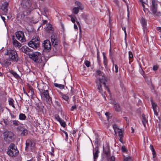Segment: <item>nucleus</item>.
Listing matches in <instances>:
<instances>
[{
  "label": "nucleus",
  "mask_w": 161,
  "mask_h": 161,
  "mask_svg": "<svg viewBox=\"0 0 161 161\" xmlns=\"http://www.w3.org/2000/svg\"><path fill=\"white\" fill-rule=\"evenodd\" d=\"M28 92L29 94V95L31 97V98L33 99L34 97V90L32 87L30 86L29 87V88L28 89Z\"/></svg>",
  "instance_id": "nucleus-18"
},
{
  "label": "nucleus",
  "mask_w": 161,
  "mask_h": 161,
  "mask_svg": "<svg viewBox=\"0 0 161 161\" xmlns=\"http://www.w3.org/2000/svg\"><path fill=\"white\" fill-rule=\"evenodd\" d=\"M123 130H122L118 132V136L119 137V138H123Z\"/></svg>",
  "instance_id": "nucleus-39"
},
{
  "label": "nucleus",
  "mask_w": 161,
  "mask_h": 161,
  "mask_svg": "<svg viewBox=\"0 0 161 161\" xmlns=\"http://www.w3.org/2000/svg\"><path fill=\"white\" fill-rule=\"evenodd\" d=\"M140 22L142 27L144 28H146L147 25V23L145 19L143 18H142L141 19Z\"/></svg>",
  "instance_id": "nucleus-24"
},
{
  "label": "nucleus",
  "mask_w": 161,
  "mask_h": 161,
  "mask_svg": "<svg viewBox=\"0 0 161 161\" xmlns=\"http://www.w3.org/2000/svg\"><path fill=\"white\" fill-rule=\"evenodd\" d=\"M18 152L19 151L17 148L12 149H9V148H8L7 153L9 156L11 157H14L17 156Z\"/></svg>",
  "instance_id": "nucleus-11"
},
{
  "label": "nucleus",
  "mask_w": 161,
  "mask_h": 161,
  "mask_svg": "<svg viewBox=\"0 0 161 161\" xmlns=\"http://www.w3.org/2000/svg\"><path fill=\"white\" fill-rule=\"evenodd\" d=\"M96 74L97 75L100 76H103L105 75L104 73H103V72L99 70H97L96 71Z\"/></svg>",
  "instance_id": "nucleus-27"
},
{
  "label": "nucleus",
  "mask_w": 161,
  "mask_h": 161,
  "mask_svg": "<svg viewBox=\"0 0 161 161\" xmlns=\"http://www.w3.org/2000/svg\"><path fill=\"white\" fill-rule=\"evenodd\" d=\"M103 152L105 154L107 158H109L110 156V149L109 147H106L104 149H103Z\"/></svg>",
  "instance_id": "nucleus-21"
},
{
  "label": "nucleus",
  "mask_w": 161,
  "mask_h": 161,
  "mask_svg": "<svg viewBox=\"0 0 161 161\" xmlns=\"http://www.w3.org/2000/svg\"><path fill=\"white\" fill-rule=\"evenodd\" d=\"M133 57V54L132 52L129 51V57L130 59L132 58Z\"/></svg>",
  "instance_id": "nucleus-43"
},
{
  "label": "nucleus",
  "mask_w": 161,
  "mask_h": 161,
  "mask_svg": "<svg viewBox=\"0 0 161 161\" xmlns=\"http://www.w3.org/2000/svg\"><path fill=\"white\" fill-rule=\"evenodd\" d=\"M15 35L17 38L21 42H25L26 41L25 38L24 32L21 31H19L15 33Z\"/></svg>",
  "instance_id": "nucleus-10"
},
{
  "label": "nucleus",
  "mask_w": 161,
  "mask_h": 161,
  "mask_svg": "<svg viewBox=\"0 0 161 161\" xmlns=\"http://www.w3.org/2000/svg\"><path fill=\"white\" fill-rule=\"evenodd\" d=\"M105 87L107 89L108 92L109 93H110V90H109V88H108V87L106 85H105Z\"/></svg>",
  "instance_id": "nucleus-56"
},
{
  "label": "nucleus",
  "mask_w": 161,
  "mask_h": 161,
  "mask_svg": "<svg viewBox=\"0 0 161 161\" xmlns=\"http://www.w3.org/2000/svg\"><path fill=\"white\" fill-rule=\"evenodd\" d=\"M5 55H8L10 60L14 62H17L18 61V57L16 52L12 50H7L6 52L5 53Z\"/></svg>",
  "instance_id": "nucleus-5"
},
{
  "label": "nucleus",
  "mask_w": 161,
  "mask_h": 161,
  "mask_svg": "<svg viewBox=\"0 0 161 161\" xmlns=\"http://www.w3.org/2000/svg\"><path fill=\"white\" fill-rule=\"evenodd\" d=\"M110 161H114L115 158L114 156H112L110 157Z\"/></svg>",
  "instance_id": "nucleus-51"
},
{
  "label": "nucleus",
  "mask_w": 161,
  "mask_h": 161,
  "mask_svg": "<svg viewBox=\"0 0 161 161\" xmlns=\"http://www.w3.org/2000/svg\"><path fill=\"white\" fill-rule=\"evenodd\" d=\"M40 92L42 94L43 96L45 98L48 103L49 104L52 103V98L49 95L48 90H47L41 89Z\"/></svg>",
  "instance_id": "nucleus-8"
},
{
  "label": "nucleus",
  "mask_w": 161,
  "mask_h": 161,
  "mask_svg": "<svg viewBox=\"0 0 161 161\" xmlns=\"http://www.w3.org/2000/svg\"><path fill=\"white\" fill-rule=\"evenodd\" d=\"M151 102L154 114L156 116H158V112L157 110V107L158 106L157 104L155 103H154L152 100H151Z\"/></svg>",
  "instance_id": "nucleus-15"
},
{
  "label": "nucleus",
  "mask_w": 161,
  "mask_h": 161,
  "mask_svg": "<svg viewBox=\"0 0 161 161\" xmlns=\"http://www.w3.org/2000/svg\"><path fill=\"white\" fill-rule=\"evenodd\" d=\"M74 28L75 29H78L77 26V25L75 24L74 25Z\"/></svg>",
  "instance_id": "nucleus-64"
},
{
  "label": "nucleus",
  "mask_w": 161,
  "mask_h": 161,
  "mask_svg": "<svg viewBox=\"0 0 161 161\" xmlns=\"http://www.w3.org/2000/svg\"><path fill=\"white\" fill-rule=\"evenodd\" d=\"M12 122L13 125L15 126H18L19 123L18 121L16 120H13Z\"/></svg>",
  "instance_id": "nucleus-37"
},
{
  "label": "nucleus",
  "mask_w": 161,
  "mask_h": 161,
  "mask_svg": "<svg viewBox=\"0 0 161 161\" xmlns=\"http://www.w3.org/2000/svg\"><path fill=\"white\" fill-rule=\"evenodd\" d=\"M54 85L55 86L58 87L60 89H64V85L59 84L57 83H55Z\"/></svg>",
  "instance_id": "nucleus-28"
},
{
  "label": "nucleus",
  "mask_w": 161,
  "mask_h": 161,
  "mask_svg": "<svg viewBox=\"0 0 161 161\" xmlns=\"http://www.w3.org/2000/svg\"><path fill=\"white\" fill-rule=\"evenodd\" d=\"M114 107L116 111L119 112L121 110V108L119 104L118 103L114 104Z\"/></svg>",
  "instance_id": "nucleus-26"
},
{
  "label": "nucleus",
  "mask_w": 161,
  "mask_h": 161,
  "mask_svg": "<svg viewBox=\"0 0 161 161\" xmlns=\"http://www.w3.org/2000/svg\"><path fill=\"white\" fill-rule=\"evenodd\" d=\"M97 89L98 90L99 92L102 94L103 96H104V98H105V96L104 95V94L105 93V92L103 90L102 88V85L100 84H97Z\"/></svg>",
  "instance_id": "nucleus-16"
},
{
  "label": "nucleus",
  "mask_w": 161,
  "mask_h": 161,
  "mask_svg": "<svg viewBox=\"0 0 161 161\" xmlns=\"http://www.w3.org/2000/svg\"><path fill=\"white\" fill-rule=\"evenodd\" d=\"M79 8L78 7H75L73 9V12L75 14H77L78 13Z\"/></svg>",
  "instance_id": "nucleus-32"
},
{
  "label": "nucleus",
  "mask_w": 161,
  "mask_h": 161,
  "mask_svg": "<svg viewBox=\"0 0 161 161\" xmlns=\"http://www.w3.org/2000/svg\"><path fill=\"white\" fill-rule=\"evenodd\" d=\"M121 150L123 152H126L127 151V149L125 147V146H123L121 147Z\"/></svg>",
  "instance_id": "nucleus-44"
},
{
  "label": "nucleus",
  "mask_w": 161,
  "mask_h": 161,
  "mask_svg": "<svg viewBox=\"0 0 161 161\" xmlns=\"http://www.w3.org/2000/svg\"><path fill=\"white\" fill-rule=\"evenodd\" d=\"M3 64L5 66H8L10 65L11 63L10 62V60L8 59H5L3 61Z\"/></svg>",
  "instance_id": "nucleus-23"
},
{
  "label": "nucleus",
  "mask_w": 161,
  "mask_h": 161,
  "mask_svg": "<svg viewBox=\"0 0 161 161\" xmlns=\"http://www.w3.org/2000/svg\"><path fill=\"white\" fill-rule=\"evenodd\" d=\"M114 56V52L110 49V57L111 59H113Z\"/></svg>",
  "instance_id": "nucleus-41"
},
{
  "label": "nucleus",
  "mask_w": 161,
  "mask_h": 161,
  "mask_svg": "<svg viewBox=\"0 0 161 161\" xmlns=\"http://www.w3.org/2000/svg\"><path fill=\"white\" fill-rule=\"evenodd\" d=\"M97 62L98 63V64H99V63L100 62V60L98 52V49H97Z\"/></svg>",
  "instance_id": "nucleus-48"
},
{
  "label": "nucleus",
  "mask_w": 161,
  "mask_h": 161,
  "mask_svg": "<svg viewBox=\"0 0 161 161\" xmlns=\"http://www.w3.org/2000/svg\"><path fill=\"white\" fill-rule=\"evenodd\" d=\"M35 143L33 142L30 139H28L26 140V146L25 147V149L28 150L30 148L31 149L35 146Z\"/></svg>",
  "instance_id": "nucleus-12"
},
{
  "label": "nucleus",
  "mask_w": 161,
  "mask_h": 161,
  "mask_svg": "<svg viewBox=\"0 0 161 161\" xmlns=\"http://www.w3.org/2000/svg\"><path fill=\"white\" fill-rule=\"evenodd\" d=\"M114 67L115 72L117 73L118 72V67L116 64H114Z\"/></svg>",
  "instance_id": "nucleus-47"
},
{
  "label": "nucleus",
  "mask_w": 161,
  "mask_h": 161,
  "mask_svg": "<svg viewBox=\"0 0 161 161\" xmlns=\"http://www.w3.org/2000/svg\"><path fill=\"white\" fill-rule=\"evenodd\" d=\"M114 2L117 5H118V0H114Z\"/></svg>",
  "instance_id": "nucleus-60"
},
{
  "label": "nucleus",
  "mask_w": 161,
  "mask_h": 161,
  "mask_svg": "<svg viewBox=\"0 0 161 161\" xmlns=\"http://www.w3.org/2000/svg\"><path fill=\"white\" fill-rule=\"evenodd\" d=\"M64 133H65V135L66 139H67L68 138V135L67 133L65 131H64Z\"/></svg>",
  "instance_id": "nucleus-59"
},
{
  "label": "nucleus",
  "mask_w": 161,
  "mask_h": 161,
  "mask_svg": "<svg viewBox=\"0 0 161 161\" xmlns=\"http://www.w3.org/2000/svg\"><path fill=\"white\" fill-rule=\"evenodd\" d=\"M42 45L44 48V52H49L50 51L52 48V46L49 40H46L44 41Z\"/></svg>",
  "instance_id": "nucleus-9"
},
{
  "label": "nucleus",
  "mask_w": 161,
  "mask_h": 161,
  "mask_svg": "<svg viewBox=\"0 0 161 161\" xmlns=\"http://www.w3.org/2000/svg\"><path fill=\"white\" fill-rule=\"evenodd\" d=\"M13 43L14 46L16 47L19 48L21 46V44L18 42L15 38V36H13L12 37Z\"/></svg>",
  "instance_id": "nucleus-14"
},
{
  "label": "nucleus",
  "mask_w": 161,
  "mask_h": 161,
  "mask_svg": "<svg viewBox=\"0 0 161 161\" xmlns=\"http://www.w3.org/2000/svg\"><path fill=\"white\" fill-rule=\"evenodd\" d=\"M26 49V46H23L22 47L20 50H21L24 52V53H25L26 54H27V49Z\"/></svg>",
  "instance_id": "nucleus-33"
},
{
  "label": "nucleus",
  "mask_w": 161,
  "mask_h": 161,
  "mask_svg": "<svg viewBox=\"0 0 161 161\" xmlns=\"http://www.w3.org/2000/svg\"><path fill=\"white\" fill-rule=\"evenodd\" d=\"M153 153V158H154L156 157V152L155 151H153V152H152Z\"/></svg>",
  "instance_id": "nucleus-54"
},
{
  "label": "nucleus",
  "mask_w": 161,
  "mask_h": 161,
  "mask_svg": "<svg viewBox=\"0 0 161 161\" xmlns=\"http://www.w3.org/2000/svg\"><path fill=\"white\" fill-rule=\"evenodd\" d=\"M29 58L36 63H41L42 62V55L40 53L37 52H33L29 55Z\"/></svg>",
  "instance_id": "nucleus-3"
},
{
  "label": "nucleus",
  "mask_w": 161,
  "mask_h": 161,
  "mask_svg": "<svg viewBox=\"0 0 161 161\" xmlns=\"http://www.w3.org/2000/svg\"><path fill=\"white\" fill-rule=\"evenodd\" d=\"M20 6L22 9L29 10L30 12L37 8L36 3H33L32 0H21Z\"/></svg>",
  "instance_id": "nucleus-1"
},
{
  "label": "nucleus",
  "mask_w": 161,
  "mask_h": 161,
  "mask_svg": "<svg viewBox=\"0 0 161 161\" xmlns=\"http://www.w3.org/2000/svg\"><path fill=\"white\" fill-rule=\"evenodd\" d=\"M1 18L2 19H3V21L4 22V23L5 22V18L4 17H3V16H1Z\"/></svg>",
  "instance_id": "nucleus-61"
},
{
  "label": "nucleus",
  "mask_w": 161,
  "mask_h": 161,
  "mask_svg": "<svg viewBox=\"0 0 161 161\" xmlns=\"http://www.w3.org/2000/svg\"><path fill=\"white\" fill-rule=\"evenodd\" d=\"M69 17H71V21L73 22V23H75V19L73 17H71V16L70 15L69 16Z\"/></svg>",
  "instance_id": "nucleus-52"
},
{
  "label": "nucleus",
  "mask_w": 161,
  "mask_h": 161,
  "mask_svg": "<svg viewBox=\"0 0 161 161\" xmlns=\"http://www.w3.org/2000/svg\"><path fill=\"white\" fill-rule=\"evenodd\" d=\"M132 159L130 157L128 156L126 157H124V161H132Z\"/></svg>",
  "instance_id": "nucleus-35"
},
{
  "label": "nucleus",
  "mask_w": 161,
  "mask_h": 161,
  "mask_svg": "<svg viewBox=\"0 0 161 161\" xmlns=\"http://www.w3.org/2000/svg\"><path fill=\"white\" fill-rule=\"evenodd\" d=\"M28 131L26 129H24L22 130V131L21 133V135L25 136H26L28 134Z\"/></svg>",
  "instance_id": "nucleus-29"
},
{
  "label": "nucleus",
  "mask_w": 161,
  "mask_h": 161,
  "mask_svg": "<svg viewBox=\"0 0 161 161\" xmlns=\"http://www.w3.org/2000/svg\"><path fill=\"white\" fill-rule=\"evenodd\" d=\"M76 108L77 107L76 105H74L72 106L70 110L71 111H73L74 110L76 109Z\"/></svg>",
  "instance_id": "nucleus-45"
},
{
  "label": "nucleus",
  "mask_w": 161,
  "mask_h": 161,
  "mask_svg": "<svg viewBox=\"0 0 161 161\" xmlns=\"http://www.w3.org/2000/svg\"><path fill=\"white\" fill-rule=\"evenodd\" d=\"M62 98L63 99L66 100V101H68L69 97L68 96H67L65 95H62Z\"/></svg>",
  "instance_id": "nucleus-40"
},
{
  "label": "nucleus",
  "mask_w": 161,
  "mask_h": 161,
  "mask_svg": "<svg viewBox=\"0 0 161 161\" xmlns=\"http://www.w3.org/2000/svg\"><path fill=\"white\" fill-rule=\"evenodd\" d=\"M59 119V122L60 123L61 126L64 127H65L66 125L65 122H64L63 120L62 119Z\"/></svg>",
  "instance_id": "nucleus-31"
},
{
  "label": "nucleus",
  "mask_w": 161,
  "mask_h": 161,
  "mask_svg": "<svg viewBox=\"0 0 161 161\" xmlns=\"http://www.w3.org/2000/svg\"><path fill=\"white\" fill-rule=\"evenodd\" d=\"M4 140L7 143H10L14 140V134L11 131H7L3 133Z\"/></svg>",
  "instance_id": "nucleus-6"
},
{
  "label": "nucleus",
  "mask_w": 161,
  "mask_h": 161,
  "mask_svg": "<svg viewBox=\"0 0 161 161\" xmlns=\"http://www.w3.org/2000/svg\"><path fill=\"white\" fill-rule=\"evenodd\" d=\"M113 128L114 130L115 133L116 134L117 133L119 132L120 131L122 130L121 129H119L117 127V126L116 125H113Z\"/></svg>",
  "instance_id": "nucleus-22"
},
{
  "label": "nucleus",
  "mask_w": 161,
  "mask_h": 161,
  "mask_svg": "<svg viewBox=\"0 0 161 161\" xmlns=\"http://www.w3.org/2000/svg\"><path fill=\"white\" fill-rule=\"evenodd\" d=\"M142 123L144 125V126L145 127L146 124L147 123V120L146 119L145 117L143 115L142 116Z\"/></svg>",
  "instance_id": "nucleus-30"
},
{
  "label": "nucleus",
  "mask_w": 161,
  "mask_h": 161,
  "mask_svg": "<svg viewBox=\"0 0 161 161\" xmlns=\"http://www.w3.org/2000/svg\"><path fill=\"white\" fill-rule=\"evenodd\" d=\"M27 54L29 55V54H31V53H29L32 51V50L29 48L28 47L26 46Z\"/></svg>",
  "instance_id": "nucleus-42"
},
{
  "label": "nucleus",
  "mask_w": 161,
  "mask_h": 161,
  "mask_svg": "<svg viewBox=\"0 0 161 161\" xmlns=\"http://www.w3.org/2000/svg\"><path fill=\"white\" fill-rule=\"evenodd\" d=\"M40 39L39 37L37 36L33 38L30 41L28 45V46L35 49H37L40 47Z\"/></svg>",
  "instance_id": "nucleus-4"
},
{
  "label": "nucleus",
  "mask_w": 161,
  "mask_h": 161,
  "mask_svg": "<svg viewBox=\"0 0 161 161\" xmlns=\"http://www.w3.org/2000/svg\"><path fill=\"white\" fill-rule=\"evenodd\" d=\"M107 81V78L105 76H102L101 78H99L96 80V84H103L104 85V86L106 85L105 82Z\"/></svg>",
  "instance_id": "nucleus-13"
},
{
  "label": "nucleus",
  "mask_w": 161,
  "mask_h": 161,
  "mask_svg": "<svg viewBox=\"0 0 161 161\" xmlns=\"http://www.w3.org/2000/svg\"><path fill=\"white\" fill-rule=\"evenodd\" d=\"M157 30L161 32V27H157Z\"/></svg>",
  "instance_id": "nucleus-57"
},
{
  "label": "nucleus",
  "mask_w": 161,
  "mask_h": 161,
  "mask_svg": "<svg viewBox=\"0 0 161 161\" xmlns=\"http://www.w3.org/2000/svg\"><path fill=\"white\" fill-rule=\"evenodd\" d=\"M95 152H93V159L94 161H96V160L97 159L98 157V154L99 153V151L98 147L97 146L95 148Z\"/></svg>",
  "instance_id": "nucleus-17"
},
{
  "label": "nucleus",
  "mask_w": 161,
  "mask_h": 161,
  "mask_svg": "<svg viewBox=\"0 0 161 161\" xmlns=\"http://www.w3.org/2000/svg\"><path fill=\"white\" fill-rule=\"evenodd\" d=\"M85 64L86 65L87 67H88L90 66V63L89 61H86L85 62Z\"/></svg>",
  "instance_id": "nucleus-46"
},
{
  "label": "nucleus",
  "mask_w": 161,
  "mask_h": 161,
  "mask_svg": "<svg viewBox=\"0 0 161 161\" xmlns=\"http://www.w3.org/2000/svg\"><path fill=\"white\" fill-rule=\"evenodd\" d=\"M150 149L151 150L152 152H153V151H155V150H154V149L153 147V145H151L150 146Z\"/></svg>",
  "instance_id": "nucleus-53"
},
{
  "label": "nucleus",
  "mask_w": 161,
  "mask_h": 161,
  "mask_svg": "<svg viewBox=\"0 0 161 161\" xmlns=\"http://www.w3.org/2000/svg\"><path fill=\"white\" fill-rule=\"evenodd\" d=\"M158 8V4L157 1L156 0H153L151 6V10L155 17H158L161 15V13L160 12H157Z\"/></svg>",
  "instance_id": "nucleus-7"
},
{
  "label": "nucleus",
  "mask_w": 161,
  "mask_h": 161,
  "mask_svg": "<svg viewBox=\"0 0 161 161\" xmlns=\"http://www.w3.org/2000/svg\"><path fill=\"white\" fill-rule=\"evenodd\" d=\"M158 67L157 65L154 66L153 67V69L154 71H156L158 69Z\"/></svg>",
  "instance_id": "nucleus-50"
},
{
  "label": "nucleus",
  "mask_w": 161,
  "mask_h": 161,
  "mask_svg": "<svg viewBox=\"0 0 161 161\" xmlns=\"http://www.w3.org/2000/svg\"><path fill=\"white\" fill-rule=\"evenodd\" d=\"M103 56L104 61L105 62V58H106V56L105 55V54H104V53H103Z\"/></svg>",
  "instance_id": "nucleus-63"
},
{
  "label": "nucleus",
  "mask_w": 161,
  "mask_h": 161,
  "mask_svg": "<svg viewBox=\"0 0 161 161\" xmlns=\"http://www.w3.org/2000/svg\"><path fill=\"white\" fill-rule=\"evenodd\" d=\"M46 30L49 33H53V31L51 25L50 24H46Z\"/></svg>",
  "instance_id": "nucleus-20"
},
{
  "label": "nucleus",
  "mask_w": 161,
  "mask_h": 161,
  "mask_svg": "<svg viewBox=\"0 0 161 161\" xmlns=\"http://www.w3.org/2000/svg\"><path fill=\"white\" fill-rule=\"evenodd\" d=\"M55 117L56 119L58 121H59V119H61L59 116L58 115H55Z\"/></svg>",
  "instance_id": "nucleus-55"
},
{
  "label": "nucleus",
  "mask_w": 161,
  "mask_h": 161,
  "mask_svg": "<svg viewBox=\"0 0 161 161\" xmlns=\"http://www.w3.org/2000/svg\"><path fill=\"white\" fill-rule=\"evenodd\" d=\"M75 4L79 6L78 8H80V5H81V4L80 2L76 1L75 2Z\"/></svg>",
  "instance_id": "nucleus-49"
},
{
  "label": "nucleus",
  "mask_w": 161,
  "mask_h": 161,
  "mask_svg": "<svg viewBox=\"0 0 161 161\" xmlns=\"http://www.w3.org/2000/svg\"><path fill=\"white\" fill-rule=\"evenodd\" d=\"M26 118V116L25 114L20 113L19 116V119L20 120H25Z\"/></svg>",
  "instance_id": "nucleus-25"
},
{
  "label": "nucleus",
  "mask_w": 161,
  "mask_h": 161,
  "mask_svg": "<svg viewBox=\"0 0 161 161\" xmlns=\"http://www.w3.org/2000/svg\"><path fill=\"white\" fill-rule=\"evenodd\" d=\"M122 29L124 30V31L125 32V36H126V30H125V29H126L125 28V27H123Z\"/></svg>",
  "instance_id": "nucleus-58"
},
{
  "label": "nucleus",
  "mask_w": 161,
  "mask_h": 161,
  "mask_svg": "<svg viewBox=\"0 0 161 161\" xmlns=\"http://www.w3.org/2000/svg\"><path fill=\"white\" fill-rule=\"evenodd\" d=\"M13 100L12 99H10L9 100V104L12 106L14 108V106L13 103Z\"/></svg>",
  "instance_id": "nucleus-38"
},
{
  "label": "nucleus",
  "mask_w": 161,
  "mask_h": 161,
  "mask_svg": "<svg viewBox=\"0 0 161 161\" xmlns=\"http://www.w3.org/2000/svg\"><path fill=\"white\" fill-rule=\"evenodd\" d=\"M8 3L6 2L2 4L1 9L4 13H6L8 11Z\"/></svg>",
  "instance_id": "nucleus-19"
},
{
  "label": "nucleus",
  "mask_w": 161,
  "mask_h": 161,
  "mask_svg": "<svg viewBox=\"0 0 161 161\" xmlns=\"http://www.w3.org/2000/svg\"><path fill=\"white\" fill-rule=\"evenodd\" d=\"M10 73L13 75V76L16 78L18 79L19 78V75L16 72L12 71Z\"/></svg>",
  "instance_id": "nucleus-34"
},
{
  "label": "nucleus",
  "mask_w": 161,
  "mask_h": 161,
  "mask_svg": "<svg viewBox=\"0 0 161 161\" xmlns=\"http://www.w3.org/2000/svg\"><path fill=\"white\" fill-rule=\"evenodd\" d=\"M124 118L127 122H129V119L127 117H125Z\"/></svg>",
  "instance_id": "nucleus-62"
},
{
  "label": "nucleus",
  "mask_w": 161,
  "mask_h": 161,
  "mask_svg": "<svg viewBox=\"0 0 161 161\" xmlns=\"http://www.w3.org/2000/svg\"><path fill=\"white\" fill-rule=\"evenodd\" d=\"M9 149H14L15 148H17L15 146V145L13 143H11L10 145L9 146V147H8Z\"/></svg>",
  "instance_id": "nucleus-36"
},
{
  "label": "nucleus",
  "mask_w": 161,
  "mask_h": 161,
  "mask_svg": "<svg viewBox=\"0 0 161 161\" xmlns=\"http://www.w3.org/2000/svg\"><path fill=\"white\" fill-rule=\"evenodd\" d=\"M51 40L52 45V50L54 54L56 55L59 51L61 47L59 45V41L58 39L57 36L54 34L51 36Z\"/></svg>",
  "instance_id": "nucleus-2"
}]
</instances>
